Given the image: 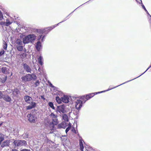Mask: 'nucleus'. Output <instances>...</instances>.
Returning <instances> with one entry per match:
<instances>
[{"label": "nucleus", "instance_id": "obj_36", "mask_svg": "<svg viewBox=\"0 0 151 151\" xmlns=\"http://www.w3.org/2000/svg\"><path fill=\"white\" fill-rule=\"evenodd\" d=\"M71 125L68 126L65 129V132L66 134L69 131L71 128Z\"/></svg>", "mask_w": 151, "mask_h": 151}, {"label": "nucleus", "instance_id": "obj_12", "mask_svg": "<svg viewBox=\"0 0 151 151\" xmlns=\"http://www.w3.org/2000/svg\"><path fill=\"white\" fill-rule=\"evenodd\" d=\"M62 101L65 103H67L69 102V98L68 96L67 95H64L62 97Z\"/></svg>", "mask_w": 151, "mask_h": 151}, {"label": "nucleus", "instance_id": "obj_54", "mask_svg": "<svg viewBox=\"0 0 151 151\" xmlns=\"http://www.w3.org/2000/svg\"><path fill=\"white\" fill-rule=\"evenodd\" d=\"M72 131L74 132L75 133H76V131L75 129H74L72 130Z\"/></svg>", "mask_w": 151, "mask_h": 151}, {"label": "nucleus", "instance_id": "obj_39", "mask_svg": "<svg viewBox=\"0 0 151 151\" xmlns=\"http://www.w3.org/2000/svg\"><path fill=\"white\" fill-rule=\"evenodd\" d=\"M4 45L3 46V47L4 50H6L7 45L6 43V42H4Z\"/></svg>", "mask_w": 151, "mask_h": 151}, {"label": "nucleus", "instance_id": "obj_5", "mask_svg": "<svg viewBox=\"0 0 151 151\" xmlns=\"http://www.w3.org/2000/svg\"><path fill=\"white\" fill-rule=\"evenodd\" d=\"M22 81L24 82L29 81L32 79V74H27L24 76L21 77Z\"/></svg>", "mask_w": 151, "mask_h": 151}, {"label": "nucleus", "instance_id": "obj_6", "mask_svg": "<svg viewBox=\"0 0 151 151\" xmlns=\"http://www.w3.org/2000/svg\"><path fill=\"white\" fill-rule=\"evenodd\" d=\"M65 106L64 105H60L58 106H57V108L56 109V112L58 113V112L60 113H64L65 112Z\"/></svg>", "mask_w": 151, "mask_h": 151}, {"label": "nucleus", "instance_id": "obj_23", "mask_svg": "<svg viewBox=\"0 0 151 151\" xmlns=\"http://www.w3.org/2000/svg\"><path fill=\"white\" fill-rule=\"evenodd\" d=\"M63 119L65 121V122H68L69 120L67 115L66 114H64L62 116Z\"/></svg>", "mask_w": 151, "mask_h": 151}, {"label": "nucleus", "instance_id": "obj_46", "mask_svg": "<svg viewBox=\"0 0 151 151\" xmlns=\"http://www.w3.org/2000/svg\"><path fill=\"white\" fill-rule=\"evenodd\" d=\"M42 37V35H39V36L38 37L37 40H39L41 39V38Z\"/></svg>", "mask_w": 151, "mask_h": 151}, {"label": "nucleus", "instance_id": "obj_43", "mask_svg": "<svg viewBox=\"0 0 151 151\" xmlns=\"http://www.w3.org/2000/svg\"><path fill=\"white\" fill-rule=\"evenodd\" d=\"M20 151H31L30 149H24L21 150Z\"/></svg>", "mask_w": 151, "mask_h": 151}, {"label": "nucleus", "instance_id": "obj_7", "mask_svg": "<svg viewBox=\"0 0 151 151\" xmlns=\"http://www.w3.org/2000/svg\"><path fill=\"white\" fill-rule=\"evenodd\" d=\"M22 65L24 70L26 72L31 73V69L28 65L26 63H23Z\"/></svg>", "mask_w": 151, "mask_h": 151}, {"label": "nucleus", "instance_id": "obj_24", "mask_svg": "<svg viewBox=\"0 0 151 151\" xmlns=\"http://www.w3.org/2000/svg\"><path fill=\"white\" fill-rule=\"evenodd\" d=\"M19 93V90L17 88L14 89L13 92V94L14 95L16 96Z\"/></svg>", "mask_w": 151, "mask_h": 151}, {"label": "nucleus", "instance_id": "obj_48", "mask_svg": "<svg viewBox=\"0 0 151 151\" xmlns=\"http://www.w3.org/2000/svg\"><path fill=\"white\" fill-rule=\"evenodd\" d=\"M38 62L41 65H42L43 64V62L42 60H38Z\"/></svg>", "mask_w": 151, "mask_h": 151}, {"label": "nucleus", "instance_id": "obj_30", "mask_svg": "<svg viewBox=\"0 0 151 151\" xmlns=\"http://www.w3.org/2000/svg\"><path fill=\"white\" fill-rule=\"evenodd\" d=\"M16 43L19 45H22V40H20V39H17V40H16Z\"/></svg>", "mask_w": 151, "mask_h": 151}, {"label": "nucleus", "instance_id": "obj_60", "mask_svg": "<svg viewBox=\"0 0 151 151\" xmlns=\"http://www.w3.org/2000/svg\"><path fill=\"white\" fill-rule=\"evenodd\" d=\"M135 1L137 2H138V1L137 0H135Z\"/></svg>", "mask_w": 151, "mask_h": 151}, {"label": "nucleus", "instance_id": "obj_58", "mask_svg": "<svg viewBox=\"0 0 151 151\" xmlns=\"http://www.w3.org/2000/svg\"><path fill=\"white\" fill-rule=\"evenodd\" d=\"M76 10V9H75V10L74 11H73V12H72L70 14H71L72 13H73V12H74V11Z\"/></svg>", "mask_w": 151, "mask_h": 151}, {"label": "nucleus", "instance_id": "obj_1", "mask_svg": "<svg viewBox=\"0 0 151 151\" xmlns=\"http://www.w3.org/2000/svg\"><path fill=\"white\" fill-rule=\"evenodd\" d=\"M13 143L15 146L17 147L21 146H26L27 145V142L24 140H16L13 142Z\"/></svg>", "mask_w": 151, "mask_h": 151}, {"label": "nucleus", "instance_id": "obj_11", "mask_svg": "<svg viewBox=\"0 0 151 151\" xmlns=\"http://www.w3.org/2000/svg\"><path fill=\"white\" fill-rule=\"evenodd\" d=\"M28 35L30 39V43H34V41L36 38V36L33 34H29Z\"/></svg>", "mask_w": 151, "mask_h": 151}, {"label": "nucleus", "instance_id": "obj_14", "mask_svg": "<svg viewBox=\"0 0 151 151\" xmlns=\"http://www.w3.org/2000/svg\"><path fill=\"white\" fill-rule=\"evenodd\" d=\"M42 47L41 43L40 41H38L36 43L35 47L36 50L38 51H40Z\"/></svg>", "mask_w": 151, "mask_h": 151}, {"label": "nucleus", "instance_id": "obj_61", "mask_svg": "<svg viewBox=\"0 0 151 151\" xmlns=\"http://www.w3.org/2000/svg\"><path fill=\"white\" fill-rule=\"evenodd\" d=\"M149 16L150 17H151V16L150 14L149 15Z\"/></svg>", "mask_w": 151, "mask_h": 151}, {"label": "nucleus", "instance_id": "obj_17", "mask_svg": "<svg viewBox=\"0 0 151 151\" xmlns=\"http://www.w3.org/2000/svg\"><path fill=\"white\" fill-rule=\"evenodd\" d=\"M3 99L6 102H10L12 101L11 97L8 95L5 96L3 98Z\"/></svg>", "mask_w": 151, "mask_h": 151}, {"label": "nucleus", "instance_id": "obj_42", "mask_svg": "<svg viewBox=\"0 0 151 151\" xmlns=\"http://www.w3.org/2000/svg\"><path fill=\"white\" fill-rule=\"evenodd\" d=\"M33 75V76L32 77V79L34 80H35L37 79V77L36 76L35 74H32Z\"/></svg>", "mask_w": 151, "mask_h": 151}, {"label": "nucleus", "instance_id": "obj_31", "mask_svg": "<svg viewBox=\"0 0 151 151\" xmlns=\"http://www.w3.org/2000/svg\"><path fill=\"white\" fill-rule=\"evenodd\" d=\"M84 101L83 100L82 101L80 100H77L76 102V104H83Z\"/></svg>", "mask_w": 151, "mask_h": 151}, {"label": "nucleus", "instance_id": "obj_38", "mask_svg": "<svg viewBox=\"0 0 151 151\" xmlns=\"http://www.w3.org/2000/svg\"><path fill=\"white\" fill-rule=\"evenodd\" d=\"M70 15V14L68 16H67L64 19V20L63 21H62V22H59V24L60 23H61L62 22H64L66 20H67L69 18V15Z\"/></svg>", "mask_w": 151, "mask_h": 151}, {"label": "nucleus", "instance_id": "obj_57", "mask_svg": "<svg viewBox=\"0 0 151 151\" xmlns=\"http://www.w3.org/2000/svg\"><path fill=\"white\" fill-rule=\"evenodd\" d=\"M54 123L53 122V123H51V122L50 123V124H53L54 125Z\"/></svg>", "mask_w": 151, "mask_h": 151}, {"label": "nucleus", "instance_id": "obj_20", "mask_svg": "<svg viewBox=\"0 0 151 151\" xmlns=\"http://www.w3.org/2000/svg\"><path fill=\"white\" fill-rule=\"evenodd\" d=\"M1 71L3 73L6 74L8 72L7 68L6 67H3L1 68Z\"/></svg>", "mask_w": 151, "mask_h": 151}, {"label": "nucleus", "instance_id": "obj_29", "mask_svg": "<svg viewBox=\"0 0 151 151\" xmlns=\"http://www.w3.org/2000/svg\"><path fill=\"white\" fill-rule=\"evenodd\" d=\"M151 67V65H150L149 67L146 70L145 72H144L141 75H140V76H139L133 79H132L131 80H129V81H129V82L131 81H132L133 80H134L136 78H138L140 76H142V75L143 74L145 73Z\"/></svg>", "mask_w": 151, "mask_h": 151}, {"label": "nucleus", "instance_id": "obj_51", "mask_svg": "<svg viewBox=\"0 0 151 151\" xmlns=\"http://www.w3.org/2000/svg\"><path fill=\"white\" fill-rule=\"evenodd\" d=\"M54 87L55 88H53L54 90H55V91H58L57 89H58V88L55 86H54Z\"/></svg>", "mask_w": 151, "mask_h": 151}, {"label": "nucleus", "instance_id": "obj_28", "mask_svg": "<svg viewBox=\"0 0 151 151\" xmlns=\"http://www.w3.org/2000/svg\"><path fill=\"white\" fill-rule=\"evenodd\" d=\"M23 47L22 45L17 46V50L19 51H22L23 50Z\"/></svg>", "mask_w": 151, "mask_h": 151}, {"label": "nucleus", "instance_id": "obj_8", "mask_svg": "<svg viewBox=\"0 0 151 151\" xmlns=\"http://www.w3.org/2000/svg\"><path fill=\"white\" fill-rule=\"evenodd\" d=\"M30 105H29L26 106V110H29L33 108H35L36 105V103L33 102V101H31V103L29 104Z\"/></svg>", "mask_w": 151, "mask_h": 151}, {"label": "nucleus", "instance_id": "obj_47", "mask_svg": "<svg viewBox=\"0 0 151 151\" xmlns=\"http://www.w3.org/2000/svg\"><path fill=\"white\" fill-rule=\"evenodd\" d=\"M3 95L2 93L0 91V99H1L2 98Z\"/></svg>", "mask_w": 151, "mask_h": 151}, {"label": "nucleus", "instance_id": "obj_55", "mask_svg": "<svg viewBox=\"0 0 151 151\" xmlns=\"http://www.w3.org/2000/svg\"><path fill=\"white\" fill-rule=\"evenodd\" d=\"M3 122H1L0 123V127L2 125Z\"/></svg>", "mask_w": 151, "mask_h": 151}, {"label": "nucleus", "instance_id": "obj_13", "mask_svg": "<svg viewBox=\"0 0 151 151\" xmlns=\"http://www.w3.org/2000/svg\"><path fill=\"white\" fill-rule=\"evenodd\" d=\"M24 99L25 101L28 104L31 103V102L30 101L31 100H33L32 98L28 95L25 96H24Z\"/></svg>", "mask_w": 151, "mask_h": 151}, {"label": "nucleus", "instance_id": "obj_37", "mask_svg": "<svg viewBox=\"0 0 151 151\" xmlns=\"http://www.w3.org/2000/svg\"><path fill=\"white\" fill-rule=\"evenodd\" d=\"M40 82L39 80H37L35 83V87H36L40 85Z\"/></svg>", "mask_w": 151, "mask_h": 151}, {"label": "nucleus", "instance_id": "obj_3", "mask_svg": "<svg viewBox=\"0 0 151 151\" xmlns=\"http://www.w3.org/2000/svg\"><path fill=\"white\" fill-rule=\"evenodd\" d=\"M29 121L31 123H35L37 119V117L35 114H29L27 115Z\"/></svg>", "mask_w": 151, "mask_h": 151}, {"label": "nucleus", "instance_id": "obj_15", "mask_svg": "<svg viewBox=\"0 0 151 151\" xmlns=\"http://www.w3.org/2000/svg\"><path fill=\"white\" fill-rule=\"evenodd\" d=\"M9 144V142L8 140H6L3 142L1 145V147L2 148H4L6 146H8Z\"/></svg>", "mask_w": 151, "mask_h": 151}, {"label": "nucleus", "instance_id": "obj_10", "mask_svg": "<svg viewBox=\"0 0 151 151\" xmlns=\"http://www.w3.org/2000/svg\"><path fill=\"white\" fill-rule=\"evenodd\" d=\"M67 125V123L65 122H62L61 123L58 124V129L65 128Z\"/></svg>", "mask_w": 151, "mask_h": 151}, {"label": "nucleus", "instance_id": "obj_18", "mask_svg": "<svg viewBox=\"0 0 151 151\" xmlns=\"http://www.w3.org/2000/svg\"><path fill=\"white\" fill-rule=\"evenodd\" d=\"M49 28H46L43 29H37L36 31L37 33L40 34H43L45 32L46 30L48 29Z\"/></svg>", "mask_w": 151, "mask_h": 151}, {"label": "nucleus", "instance_id": "obj_56", "mask_svg": "<svg viewBox=\"0 0 151 151\" xmlns=\"http://www.w3.org/2000/svg\"><path fill=\"white\" fill-rule=\"evenodd\" d=\"M148 15H150V14H149V13H148V11H147V10L145 12Z\"/></svg>", "mask_w": 151, "mask_h": 151}, {"label": "nucleus", "instance_id": "obj_26", "mask_svg": "<svg viewBox=\"0 0 151 151\" xmlns=\"http://www.w3.org/2000/svg\"><path fill=\"white\" fill-rule=\"evenodd\" d=\"M56 101L58 104H60L62 103V99H61L58 96H57L56 97Z\"/></svg>", "mask_w": 151, "mask_h": 151}, {"label": "nucleus", "instance_id": "obj_44", "mask_svg": "<svg viewBox=\"0 0 151 151\" xmlns=\"http://www.w3.org/2000/svg\"><path fill=\"white\" fill-rule=\"evenodd\" d=\"M48 83L49 84V86L50 87H51L52 88H55L54 87V86L50 82H48Z\"/></svg>", "mask_w": 151, "mask_h": 151}, {"label": "nucleus", "instance_id": "obj_34", "mask_svg": "<svg viewBox=\"0 0 151 151\" xmlns=\"http://www.w3.org/2000/svg\"><path fill=\"white\" fill-rule=\"evenodd\" d=\"M140 1H141V3H139V4H141V6H142V8L145 11V12L146 11H147V10L146 9L145 6L143 4L142 0H140Z\"/></svg>", "mask_w": 151, "mask_h": 151}, {"label": "nucleus", "instance_id": "obj_27", "mask_svg": "<svg viewBox=\"0 0 151 151\" xmlns=\"http://www.w3.org/2000/svg\"><path fill=\"white\" fill-rule=\"evenodd\" d=\"M48 105L49 106L52 108L53 109L55 110V108L54 106L53 103L52 102H49L48 103Z\"/></svg>", "mask_w": 151, "mask_h": 151}, {"label": "nucleus", "instance_id": "obj_53", "mask_svg": "<svg viewBox=\"0 0 151 151\" xmlns=\"http://www.w3.org/2000/svg\"><path fill=\"white\" fill-rule=\"evenodd\" d=\"M41 69L39 67V68L38 69V71L39 72H40V73H41Z\"/></svg>", "mask_w": 151, "mask_h": 151}, {"label": "nucleus", "instance_id": "obj_35", "mask_svg": "<svg viewBox=\"0 0 151 151\" xmlns=\"http://www.w3.org/2000/svg\"><path fill=\"white\" fill-rule=\"evenodd\" d=\"M24 135L23 138L24 139L28 137V133L27 132L25 133L24 134H23Z\"/></svg>", "mask_w": 151, "mask_h": 151}, {"label": "nucleus", "instance_id": "obj_41", "mask_svg": "<svg viewBox=\"0 0 151 151\" xmlns=\"http://www.w3.org/2000/svg\"><path fill=\"white\" fill-rule=\"evenodd\" d=\"M4 51L3 50H2L0 52V56H2L4 54Z\"/></svg>", "mask_w": 151, "mask_h": 151}, {"label": "nucleus", "instance_id": "obj_52", "mask_svg": "<svg viewBox=\"0 0 151 151\" xmlns=\"http://www.w3.org/2000/svg\"><path fill=\"white\" fill-rule=\"evenodd\" d=\"M12 151H18L17 150L15 149H12Z\"/></svg>", "mask_w": 151, "mask_h": 151}, {"label": "nucleus", "instance_id": "obj_4", "mask_svg": "<svg viewBox=\"0 0 151 151\" xmlns=\"http://www.w3.org/2000/svg\"><path fill=\"white\" fill-rule=\"evenodd\" d=\"M20 38H22L23 43L24 45L30 43V39L28 35L25 36V35H20Z\"/></svg>", "mask_w": 151, "mask_h": 151}, {"label": "nucleus", "instance_id": "obj_25", "mask_svg": "<svg viewBox=\"0 0 151 151\" xmlns=\"http://www.w3.org/2000/svg\"><path fill=\"white\" fill-rule=\"evenodd\" d=\"M50 116L52 119H55L58 117L57 115L53 113H51L50 115Z\"/></svg>", "mask_w": 151, "mask_h": 151}, {"label": "nucleus", "instance_id": "obj_49", "mask_svg": "<svg viewBox=\"0 0 151 151\" xmlns=\"http://www.w3.org/2000/svg\"><path fill=\"white\" fill-rule=\"evenodd\" d=\"M41 98L43 100H45V98L44 97V95H42L40 96Z\"/></svg>", "mask_w": 151, "mask_h": 151}, {"label": "nucleus", "instance_id": "obj_59", "mask_svg": "<svg viewBox=\"0 0 151 151\" xmlns=\"http://www.w3.org/2000/svg\"><path fill=\"white\" fill-rule=\"evenodd\" d=\"M2 134L1 133H0V136L1 135V136H2Z\"/></svg>", "mask_w": 151, "mask_h": 151}, {"label": "nucleus", "instance_id": "obj_45", "mask_svg": "<svg viewBox=\"0 0 151 151\" xmlns=\"http://www.w3.org/2000/svg\"><path fill=\"white\" fill-rule=\"evenodd\" d=\"M42 56H40L39 58H38V60H42Z\"/></svg>", "mask_w": 151, "mask_h": 151}, {"label": "nucleus", "instance_id": "obj_33", "mask_svg": "<svg viewBox=\"0 0 151 151\" xmlns=\"http://www.w3.org/2000/svg\"><path fill=\"white\" fill-rule=\"evenodd\" d=\"M7 78V76H5L4 78H3L1 79L2 81L1 82L3 83H4L5 82Z\"/></svg>", "mask_w": 151, "mask_h": 151}, {"label": "nucleus", "instance_id": "obj_9", "mask_svg": "<svg viewBox=\"0 0 151 151\" xmlns=\"http://www.w3.org/2000/svg\"><path fill=\"white\" fill-rule=\"evenodd\" d=\"M129 82V81H126L124 83H123L122 84H121L120 85H119L117 86H116L115 87H114L113 88H109L108 90H105V91H99V92H95V93H93V94L94 95V96L95 95H96V94H99V93H103V92H106V91H109L110 90H111V89H112L113 88H115L120 86H121L122 85H123V84H124L126 83H127V82Z\"/></svg>", "mask_w": 151, "mask_h": 151}, {"label": "nucleus", "instance_id": "obj_16", "mask_svg": "<svg viewBox=\"0 0 151 151\" xmlns=\"http://www.w3.org/2000/svg\"><path fill=\"white\" fill-rule=\"evenodd\" d=\"M12 22L9 21V19H6V22H0V24L1 25H4L6 26H8L9 25L11 24Z\"/></svg>", "mask_w": 151, "mask_h": 151}, {"label": "nucleus", "instance_id": "obj_50", "mask_svg": "<svg viewBox=\"0 0 151 151\" xmlns=\"http://www.w3.org/2000/svg\"><path fill=\"white\" fill-rule=\"evenodd\" d=\"M45 35H44V36H43L42 37V40H41V41H42V42H43V41L44 40V38H45Z\"/></svg>", "mask_w": 151, "mask_h": 151}, {"label": "nucleus", "instance_id": "obj_2", "mask_svg": "<svg viewBox=\"0 0 151 151\" xmlns=\"http://www.w3.org/2000/svg\"><path fill=\"white\" fill-rule=\"evenodd\" d=\"M93 93H88L82 96H81L80 99L81 100L84 101H83V104H84L87 101L91 99L94 96Z\"/></svg>", "mask_w": 151, "mask_h": 151}, {"label": "nucleus", "instance_id": "obj_40", "mask_svg": "<svg viewBox=\"0 0 151 151\" xmlns=\"http://www.w3.org/2000/svg\"><path fill=\"white\" fill-rule=\"evenodd\" d=\"M4 137L2 136L0 137V145H1V142L4 140Z\"/></svg>", "mask_w": 151, "mask_h": 151}, {"label": "nucleus", "instance_id": "obj_19", "mask_svg": "<svg viewBox=\"0 0 151 151\" xmlns=\"http://www.w3.org/2000/svg\"><path fill=\"white\" fill-rule=\"evenodd\" d=\"M59 23H58V24H56L54 26H52L50 27H48L47 28H49L48 29H47L45 32H47V33H48L50 30H52L55 27L57 26L58 25Z\"/></svg>", "mask_w": 151, "mask_h": 151}, {"label": "nucleus", "instance_id": "obj_32", "mask_svg": "<svg viewBox=\"0 0 151 151\" xmlns=\"http://www.w3.org/2000/svg\"><path fill=\"white\" fill-rule=\"evenodd\" d=\"M82 105L83 104H76V109L79 110L82 107Z\"/></svg>", "mask_w": 151, "mask_h": 151}, {"label": "nucleus", "instance_id": "obj_22", "mask_svg": "<svg viewBox=\"0 0 151 151\" xmlns=\"http://www.w3.org/2000/svg\"><path fill=\"white\" fill-rule=\"evenodd\" d=\"M53 122L54 123V125H56L58 124V121L57 118L55 119H52V122H51V123H53Z\"/></svg>", "mask_w": 151, "mask_h": 151}, {"label": "nucleus", "instance_id": "obj_21", "mask_svg": "<svg viewBox=\"0 0 151 151\" xmlns=\"http://www.w3.org/2000/svg\"><path fill=\"white\" fill-rule=\"evenodd\" d=\"M83 141L84 142L82 139H80L79 140V145L80 147V150L81 151H83L84 147L83 146Z\"/></svg>", "mask_w": 151, "mask_h": 151}]
</instances>
